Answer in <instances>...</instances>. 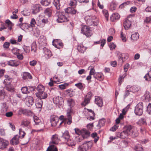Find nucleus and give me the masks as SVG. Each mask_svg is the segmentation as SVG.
Returning a JSON list of instances; mask_svg holds the SVG:
<instances>
[{
    "label": "nucleus",
    "mask_w": 151,
    "mask_h": 151,
    "mask_svg": "<svg viewBox=\"0 0 151 151\" xmlns=\"http://www.w3.org/2000/svg\"><path fill=\"white\" fill-rule=\"evenodd\" d=\"M69 84L68 83H65L63 84H61L59 86V88L61 89H64L66 88V87L68 86Z\"/></svg>",
    "instance_id": "8fccbe9b"
},
{
    "label": "nucleus",
    "mask_w": 151,
    "mask_h": 151,
    "mask_svg": "<svg viewBox=\"0 0 151 151\" xmlns=\"http://www.w3.org/2000/svg\"><path fill=\"white\" fill-rule=\"evenodd\" d=\"M151 21V16L149 17H147L144 20V22L146 23H148Z\"/></svg>",
    "instance_id": "052dcab7"
},
{
    "label": "nucleus",
    "mask_w": 151,
    "mask_h": 151,
    "mask_svg": "<svg viewBox=\"0 0 151 151\" xmlns=\"http://www.w3.org/2000/svg\"><path fill=\"white\" fill-rule=\"evenodd\" d=\"M134 149L136 151H144L141 145H140L136 146Z\"/></svg>",
    "instance_id": "de8ad7c7"
},
{
    "label": "nucleus",
    "mask_w": 151,
    "mask_h": 151,
    "mask_svg": "<svg viewBox=\"0 0 151 151\" xmlns=\"http://www.w3.org/2000/svg\"><path fill=\"white\" fill-rule=\"evenodd\" d=\"M128 134L125 130L124 131L119 133L120 137L123 139L127 138L128 135H129Z\"/></svg>",
    "instance_id": "b1692460"
},
{
    "label": "nucleus",
    "mask_w": 151,
    "mask_h": 151,
    "mask_svg": "<svg viewBox=\"0 0 151 151\" xmlns=\"http://www.w3.org/2000/svg\"><path fill=\"white\" fill-rule=\"evenodd\" d=\"M21 90L22 93L24 94H28L29 93L28 88L26 86L23 87Z\"/></svg>",
    "instance_id": "58836bf2"
},
{
    "label": "nucleus",
    "mask_w": 151,
    "mask_h": 151,
    "mask_svg": "<svg viewBox=\"0 0 151 151\" xmlns=\"http://www.w3.org/2000/svg\"><path fill=\"white\" fill-rule=\"evenodd\" d=\"M36 22L35 21V19L32 18L30 22V25L32 27H34L35 26V25L36 24Z\"/></svg>",
    "instance_id": "3c124183"
},
{
    "label": "nucleus",
    "mask_w": 151,
    "mask_h": 151,
    "mask_svg": "<svg viewBox=\"0 0 151 151\" xmlns=\"http://www.w3.org/2000/svg\"><path fill=\"white\" fill-rule=\"evenodd\" d=\"M53 4L57 9L59 10L60 9V0H54Z\"/></svg>",
    "instance_id": "2f4dec72"
},
{
    "label": "nucleus",
    "mask_w": 151,
    "mask_h": 151,
    "mask_svg": "<svg viewBox=\"0 0 151 151\" xmlns=\"http://www.w3.org/2000/svg\"><path fill=\"white\" fill-rule=\"evenodd\" d=\"M59 140L58 135L55 134L53 135L51 138V141L50 142V145L48 147L46 151H58L56 147L52 144H58Z\"/></svg>",
    "instance_id": "f257e3e1"
},
{
    "label": "nucleus",
    "mask_w": 151,
    "mask_h": 151,
    "mask_svg": "<svg viewBox=\"0 0 151 151\" xmlns=\"http://www.w3.org/2000/svg\"><path fill=\"white\" fill-rule=\"evenodd\" d=\"M13 114L12 111H9L6 113L5 115L7 117H11L13 115Z\"/></svg>",
    "instance_id": "4d7b16f0"
},
{
    "label": "nucleus",
    "mask_w": 151,
    "mask_h": 151,
    "mask_svg": "<svg viewBox=\"0 0 151 151\" xmlns=\"http://www.w3.org/2000/svg\"><path fill=\"white\" fill-rule=\"evenodd\" d=\"M139 35L137 32H135L132 35L131 39L133 41L137 40L139 38Z\"/></svg>",
    "instance_id": "c85d7f7f"
},
{
    "label": "nucleus",
    "mask_w": 151,
    "mask_h": 151,
    "mask_svg": "<svg viewBox=\"0 0 151 151\" xmlns=\"http://www.w3.org/2000/svg\"><path fill=\"white\" fill-rule=\"evenodd\" d=\"M134 128L135 127L131 125H127L125 127V128L126 129V130H125L129 133L128 134L129 135V133L131 132L133 128Z\"/></svg>",
    "instance_id": "a878e982"
},
{
    "label": "nucleus",
    "mask_w": 151,
    "mask_h": 151,
    "mask_svg": "<svg viewBox=\"0 0 151 151\" xmlns=\"http://www.w3.org/2000/svg\"><path fill=\"white\" fill-rule=\"evenodd\" d=\"M97 134L96 133H93L91 135V136L92 137L95 138L94 139V142L95 143L97 142L99 138V137H97Z\"/></svg>",
    "instance_id": "c03bdc74"
},
{
    "label": "nucleus",
    "mask_w": 151,
    "mask_h": 151,
    "mask_svg": "<svg viewBox=\"0 0 151 151\" xmlns=\"http://www.w3.org/2000/svg\"><path fill=\"white\" fill-rule=\"evenodd\" d=\"M90 132L86 129H83L82 130L81 134L83 136V137H87L89 136Z\"/></svg>",
    "instance_id": "c756f323"
},
{
    "label": "nucleus",
    "mask_w": 151,
    "mask_h": 151,
    "mask_svg": "<svg viewBox=\"0 0 151 151\" xmlns=\"http://www.w3.org/2000/svg\"><path fill=\"white\" fill-rule=\"evenodd\" d=\"M36 96L39 98V99H45L47 98V94L44 91L42 92H37L36 93Z\"/></svg>",
    "instance_id": "f8f14e48"
},
{
    "label": "nucleus",
    "mask_w": 151,
    "mask_h": 151,
    "mask_svg": "<svg viewBox=\"0 0 151 151\" xmlns=\"http://www.w3.org/2000/svg\"><path fill=\"white\" fill-rule=\"evenodd\" d=\"M121 38L123 42H125L126 41L127 39L125 35L122 32L121 33Z\"/></svg>",
    "instance_id": "603ef678"
},
{
    "label": "nucleus",
    "mask_w": 151,
    "mask_h": 151,
    "mask_svg": "<svg viewBox=\"0 0 151 151\" xmlns=\"http://www.w3.org/2000/svg\"><path fill=\"white\" fill-rule=\"evenodd\" d=\"M65 12L68 13H70L72 14H76L77 11L73 8L68 7L65 10Z\"/></svg>",
    "instance_id": "4be33fe9"
},
{
    "label": "nucleus",
    "mask_w": 151,
    "mask_h": 151,
    "mask_svg": "<svg viewBox=\"0 0 151 151\" xmlns=\"http://www.w3.org/2000/svg\"><path fill=\"white\" fill-rule=\"evenodd\" d=\"M38 92H43L44 91V88L43 86L41 85H38L37 87Z\"/></svg>",
    "instance_id": "a18cd8bd"
},
{
    "label": "nucleus",
    "mask_w": 151,
    "mask_h": 151,
    "mask_svg": "<svg viewBox=\"0 0 151 151\" xmlns=\"http://www.w3.org/2000/svg\"><path fill=\"white\" fill-rule=\"evenodd\" d=\"M52 10L50 8H47L44 11V13L48 17H50L51 15Z\"/></svg>",
    "instance_id": "473e14b6"
},
{
    "label": "nucleus",
    "mask_w": 151,
    "mask_h": 151,
    "mask_svg": "<svg viewBox=\"0 0 151 151\" xmlns=\"http://www.w3.org/2000/svg\"><path fill=\"white\" fill-rule=\"evenodd\" d=\"M5 23L7 24L9 27H12L13 25V24L9 19L6 20Z\"/></svg>",
    "instance_id": "bf43d9fd"
},
{
    "label": "nucleus",
    "mask_w": 151,
    "mask_h": 151,
    "mask_svg": "<svg viewBox=\"0 0 151 151\" xmlns=\"http://www.w3.org/2000/svg\"><path fill=\"white\" fill-rule=\"evenodd\" d=\"M102 12L105 16L107 21L108 20L109 14L107 10L104 9L102 10Z\"/></svg>",
    "instance_id": "37998d69"
},
{
    "label": "nucleus",
    "mask_w": 151,
    "mask_h": 151,
    "mask_svg": "<svg viewBox=\"0 0 151 151\" xmlns=\"http://www.w3.org/2000/svg\"><path fill=\"white\" fill-rule=\"evenodd\" d=\"M67 103L70 108L73 107L75 105V102L73 99H68L67 100Z\"/></svg>",
    "instance_id": "cd10ccee"
},
{
    "label": "nucleus",
    "mask_w": 151,
    "mask_h": 151,
    "mask_svg": "<svg viewBox=\"0 0 151 151\" xmlns=\"http://www.w3.org/2000/svg\"><path fill=\"white\" fill-rule=\"evenodd\" d=\"M127 88L129 89L130 91H132L133 93L139 91L140 89L139 87L137 86H134L131 87L129 85L127 86Z\"/></svg>",
    "instance_id": "2eb2a0df"
},
{
    "label": "nucleus",
    "mask_w": 151,
    "mask_h": 151,
    "mask_svg": "<svg viewBox=\"0 0 151 151\" xmlns=\"http://www.w3.org/2000/svg\"><path fill=\"white\" fill-rule=\"evenodd\" d=\"M105 124V120H104L102 119L100 120L99 122L98 125H97V126L98 127L99 126L100 127H101V126H103Z\"/></svg>",
    "instance_id": "6e6d98bb"
},
{
    "label": "nucleus",
    "mask_w": 151,
    "mask_h": 151,
    "mask_svg": "<svg viewBox=\"0 0 151 151\" xmlns=\"http://www.w3.org/2000/svg\"><path fill=\"white\" fill-rule=\"evenodd\" d=\"M70 136L68 132L67 131H65L63 134L62 138L65 142H66L69 139Z\"/></svg>",
    "instance_id": "412c9836"
},
{
    "label": "nucleus",
    "mask_w": 151,
    "mask_h": 151,
    "mask_svg": "<svg viewBox=\"0 0 151 151\" xmlns=\"http://www.w3.org/2000/svg\"><path fill=\"white\" fill-rule=\"evenodd\" d=\"M33 119L34 122L36 124H39V125H40L42 128L44 127V125L43 124L40 122V120L39 119V118L37 116H34L33 117ZM43 130V129H40L37 130V131H40Z\"/></svg>",
    "instance_id": "4468645a"
},
{
    "label": "nucleus",
    "mask_w": 151,
    "mask_h": 151,
    "mask_svg": "<svg viewBox=\"0 0 151 151\" xmlns=\"http://www.w3.org/2000/svg\"><path fill=\"white\" fill-rule=\"evenodd\" d=\"M93 126V123H89L87 125V128L89 130L92 129Z\"/></svg>",
    "instance_id": "0e129e2a"
},
{
    "label": "nucleus",
    "mask_w": 151,
    "mask_h": 151,
    "mask_svg": "<svg viewBox=\"0 0 151 151\" xmlns=\"http://www.w3.org/2000/svg\"><path fill=\"white\" fill-rule=\"evenodd\" d=\"M9 144V142L4 139L0 138V149H3L6 148Z\"/></svg>",
    "instance_id": "1a4fd4ad"
},
{
    "label": "nucleus",
    "mask_w": 151,
    "mask_h": 151,
    "mask_svg": "<svg viewBox=\"0 0 151 151\" xmlns=\"http://www.w3.org/2000/svg\"><path fill=\"white\" fill-rule=\"evenodd\" d=\"M34 9L32 11V13L33 14H36L38 12L40 9L41 8L39 4H36L33 6Z\"/></svg>",
    "instance_id": "6ab92c4d"
},
{
    "label": "nucleus",
    "mask_w": 151,
    "mask_h": 151,
    "mask_svg": "<svg viewBox=\"0 0 151 151\" xmlns=\"http://www.w3.org/2000/svg\"><path fill=\"white\" fill-rule=\"evenodd\" d=\"M146 80H151V70L149 71L148 73H147L144 77Z\"/></svg>",
    "instance_id": "e433bc0d"
},
{
    "label": "nucleus",
    "mask_w": 151,
    "mask_h": 151,
    "mask_svg": "<svg viewBox=\"0 0 151 151\" xmlns=\"http://www.w3.org/2000/svg\"><path fill=\"white\" fill-rule=\"evenodd\" d=\"M125 54H120L119 56V61L120 63H122L125 60V57L124 56Z\"/></svg>",
    "instance_id": "c9c22d12"
},
{
    "label": "nucleus",
    "mask_w": 151,
    "mask_h": 151,
    "mask_svg": "<svg viewBox=\"0 0 151 151\" xmlns=\"http://www.w3.org/2000/svg\"><path fill=\"white\" fill-rule=\"evenodd\" d=\"M22 77L24 79H30L32 78V76L29 73L26 72L23 73Z\"/></svg>",
    "instance_id": "7c9ffc66"
},
{
    "label": "nucleus",
    "mask_w": 151,
    "mask_h": 151,
    "mask_svg": "<svg viewBox=\"0 0 151 151\" xmlns=\"http://www.w3.org/2000/svg\"><path fill=\"white\" fill-rule=\"evenodd\" d=\"M75 133L78 135V136H80V135L81 134L82 130L81 131L78 128H75Z\"/></svg>",
    "instance_id": "e2e57ef3"
},
{
    "label": "nucleus",
    "mask_w": 151,
    "mask_h": 151,
    "mask_svg": "<svg viewBox=\"0 0 151 151\" xmlns=\"http://www.w3.org/2000/svg\"><path fill=\"white\" fill-rule=\"evenodd\" d=\"M77 49L79 52L83 53L86 51V48L84 47L83 45L80 44L78 45Z\"/></svg>",
    "instance_id": "aec40b11"
},
{
    "label": "nucleus",
    "mask_w": 151,
    "mask_h": 151,
    "mask_svg": "<svg viewBox=\"0 0 151 151\" xmlns=\"http://www.w3.org/2000/svg\"><path fill=\"white\" fill-rule=\"evenodd\" d=\"M92 145V143L90 142L84 143L78 147V151H87L91 147Z\"/></svg>",
    "instance_id": "20e7f679"
},
{
    "label": "nucleus",
    "mask_w": 151,
    "mask_h": 151,
    "mask_svg": "<svg viewBox=\"0 0 151 151\" xmlns=\"http://www.w3.org/2000/svg\"><path fill=\"white\" fill-rule=\"evenodd\" d=\"M120 17L118 13L113 14L110 17L111 20L113 22L115 20L118 19Z\"/></svg>",
    "instance_id": "bb28decb"
},
{
    "label": "nucleus",
    "mask_w": 151,
    "mask_h": 151,
    "mask_svg": "<svg viewBox=\"0 0 151 151\" xmlns=\"http://www.w3.org/2000/svg\"><path fill=\"white\" fill-rule=\"evenodd\" d=\"M147 111L148 113L151 114V104H149L147 107Z\"/></svg>",
    "instance_id": "338daca9"
},
{
    "label": "nucleus",
    "mask_w": 151,
    "mask_h": 151,
    "mask_svg": "<svg viewBox=\"0 0 151 151\" xmlns=\"http://www.w3.org/2000/svg\"><path fill=\"white\" fill-rule=\"evenodd\" d=\"M81 32L87 37L91 36L92 35L91 31L87 26H84L81 28Z\"/></svg>",
    "instance_id": "423d86ee"
},
{
    "label": "nucleus",
    "mask_w": 151,
    "mask_h": 151,
    "mask_svg": "<svg viewBox=\"0 0 151 151\" xmlns=\"http://www.w3.org/2000/svg\"><path fill=\"white\" fill-rule=\"evenodd\" d=\"M62 116H61L60 117L59 119L55 115H53L51 116L50 118V122L51 123V124L52 126L55 127L57 124L58 123H59L60 125H63L64 123H63L61 124H60V123L63 120H62ZM65 124H64V125Z\"/></svg>",
    "instance_id": "7ed1b4c3"
},
{
    "label": "nucleus",
    "mask_w": 151,
    "mask_h": 151,
    "mask_svg": "<svg viewBox=\"0 0 151 151\" xmlns=\"http://www.w3.org/2000/svg\"><path fill=\"white\" fill-rule=\"evenodd\" d=\"M31 113V111L29 110L26 109H20L19 110V114H23L25 115H29Z\"/></svg>",
    "instance_id": "5701e85b"
},
{
    "label": "nucleus",
    "mask_w": 151,
    "mask_h": 151,
    "mask_svg": "<svg viewBox=\"0 0 151 151\" xmlns=\"http://www.w3.org/2000/svg\"><path fill=\"white\" fill-rule=\"evenodd\" d=\"M130 3V2L129 1H127L126 2H125L120 5L119 8L122 9L123 8L124 6H126L127 5L129 4Z\"/></svg>",
    "instance_id": "5fc2aeb1"
},
{
    "label": "nucleus",
    "mask_w": 151,
    "mask_h": 151,
    "mask_svg": "<svg viewBox=\"0 0 151 151\" xmlns=\"http://www.w3.org/2000/svg\"><path fill=\"white\" fill-rule=\"evenodd\" d=\"M72 113L73 110L71 108L68 109L67 113V118L64 119L63 121L60 122V124L63 123H64V124H66L69 125L72 122L71 114Z\"/></svg>",
    "instance_id": "f03ea898"
},
{
    "label": "nucleus",
    "mask_w": 151,
    "mask_h": 151,
    "mask_svg": "<svg viewBox=\"0 0 151 151\" xmlns=\"http://www.w3.org/2000/svg\"><path fill=\"white\" fill-rule=\"evenodd\" d=\"M89 18L87 19V20L88 22L91 21L94 23L97 20V19L96 17L93 16L92 17H89Z\"/></svg>",
    "instance_id": "ea45409f"
},
{
    "label": "nucleus",
    "mask_w": 151,
    "mask_h": 151,
    "mask_svg": "<svg viewBox=\"0 0 151 151\" xmlns=\"http://www.w3.org/2000/svg\"><path fill=\"white\" fill-rule=\"evenodd\" d=\"M56 15L58 18L57 19L58 22L61 23L64 22H66L67 21V19L66 17L62 13L58 12H57Z\"/></svg>",
    "instance_id": "0eeeda50"
},
{
    "label": "nucleus",
    "mask_w": 151,
    "mask_h": 151,
    "mask_svg": "<svg viewBox=\"0 0 151 151\" xmlns=\"http://www.w3.org/2000/svg\"><path fill=\"white\" fill-rule=\"evenodd\" d=\"M20 63L19 61H16L15 60H10L8 62L7 64L9 65L12 66L17 67L19 65Z\"/></svg>",
    "instance_id": "f3484780"
},
{
    "label": "nucleus",
    "mask_w": 151,
    "mask_h": 151,
    "mask_svg": "<svg viewBox=\"0 0 151 151\" xmlns=\"http://www.w3.org/2000/svg\"><path fill=\"white\" fill-rule=\"evenodd\" d=\"M91 97V92H89L88 93V95L86 96V98L85 99L83 102L82 103L81 105L84 106H85L89 103Z\"/></svg>",
    "instance_id": "9d476101"
},
{
    "label": "nucleus",
    "mask_w": 151,
    "mask_h": 151,
    "mask_svg": "<svg viewBox=\"0 0 151 151\" xmlns=\"http://www.w3.org/2000/svg\"><path fill=\"white\" fill-rule=\"evenodd\" d=\"M41 3L42 5L45 6H48L50 4L49 2L45 0H42L41 2Z\"/></svg>",
    "instance_id": "864d4df0"
},
{
    "label": "nucleus",
    "mask_w": 151,
    "mask_h": 151,
    "mask_svg": "<svg viewBox=\"0 0 151 151\" xmlns=\"http://www.w3.org/2000/svg\"><path fill=\"white\" fill-rule=\"evenodd\" d=\"M6 90L10 92H14V88L10 86H8L6 87Z\"/></svg>",
    "instance_id": "69168bd1"
},
{
    "label": "nucleus",
    "mask_w": 151,
    "mask_h": 151,
    "mask_svg": "<svg viewBox=\"0 0 151 151\" xmlns=\"http://www.w3.org/2000/svg\"><path fill=\"white\" fill-rule=\"evenodd\" d=\"M19 135L20 137L22 138L25 135V133L22 131V129H19Z\"/></svg>",
    "instance_id": "09e8293b"
},
{
    "label": "nucleus",
    "mask_w": 151,
    "mask_h": 151,
    "mask_svg": "<svg viewBox=\"0 0 151 151\" xmlns=\"http://www.w3.org/2000/svg\"><path fill=\"white\" fill-rule=\"evenodd\" d=\"M143 103L142 102L138 103L136 106L134 112L136 115L140 116L143 113Z\"/></svg>",
    "instance_id": "39448f33"
},
{
    "label": "nucleus",
    "mask_w": 151,
    "mask_h": 151,
    "mask_svg": "<svg viewBox=\"0 0 151 151\" xmlns=\"http://www.w3.org/2000/svg\"><path fill=\"white\" fill-rule=\"evenodd\" d=\"M67 142H68V144L69 146H75L76 144V143L75 142L74 140L72 141L69 139Z\"/></svg>",
    "instance_id": "49530a36"
},
{
    "label": "nucleus",
    "mask_w": 151,
    "mask_h": 151,
    "mask_svg": "<svg viewBox=\"0 0 151 151\" xmlns=\"http://www.w3.org/2000/svg\"><path fill=\"white\" fill-rule=\"evenodd\" d=\"M131 25V23L130 21L127 19H126L124 22V27L126 29L129 28Z\"/></svg>",
    "instance_id": "a211bd4d"
},
{
    "label": "nucleus",
    "mask_w": 151,
    "mask_h": 151,
    "mask_svg": "<svg viewBox=\"0 0 151 151\" xmlns=\"http://www.w3.org/2000/svg\"><path fill=\"white\" fill-rule=\"evenodd\" d=\"M53 103L58 107L62 106L63 104L64 100L63 98L60 97L58 96L54 98L53 99Z\"/></svg>",
    "instance_id": "6e6552de"
},
{
    "label": "nucleus",
    "mask_w": 151,
    "mask_h": 151,
    "mask_svg": "<svg viewBox=\"0 0 151 151\" xmlns=\"http://www.w3.org/2000/svg\"><path fill=\"white\" fill-rule=\"evenodd\" d=\"M138 135V133L137 128L135 127L133 128V130L131 132L129 133V135H131L132 137H137Z\"/></svg>",
    "instance_id": "393cba45"
},
{
    "label": "nucleus",
    "mask_w": 151,
    "mask_h": 151,
    "mask_svg": "<svg viewBox=\"0 0 151 151\" xmlns=\"http://www.w3.org/2000/svg\"><path fill=\"white\" fill-rule=\"evenodd\" d=\"M36 106L38 108H40L42 107V101L41 99H38L36 102Z\"/></svg>",
    "instance_id": "72a5a7b5"
},
{
    "label": "nucleus",
    "mask_w": 151,
    "mask_h": 151,
    "mask_svg": "<svg viewBox=\"0 0 151 151\" xmlns=\"http://www.w3.org/2000/svg\"><path fill=\"white\" fill-rule=\"evenodd\" d=\"M116 7V4L114 3H111L110 6V9L113 11L114 10Z\"/></svg>",
    "instance_id": "13d9d810"
},
{
    "label": "nucleus",
    "mask_w": 151,
    "mask_h": 151,
    "mask_svg": "<svg viewBox=\"0 0 151 151\" xmlns=\"http://www.w3.org/2000/svg\"><path fill=\"white\" fill-rule=\"evenodd\" d=\"M95 103L99 106L101 107L103 105L102 99L98 96H95Z\"/></svg>",
    "instance_id": "ddd939ff"
},
{
    "label": "nucleus",
    "mask_w": 151,
    "mask_h": 151,
    "mask_svg": "<svg viewBox=\"0 0 151 151\" xmlns=\"http://www.w3.org/2000/svg\"><path fill=\"white\" fill-rule=\"evenodd\" d=\"M30 123L29 120L27 119L23 120L21 124V126H24V127H27L29 125Z\"/></svg>",
    "instance_id": "f704fd0d"
},
{
    "label": "nucleus",
    "mask_w": 151,
    "mask_h": 151,
    "mask_svg": "<svg viewBox=\"0 0 151 151\" xmlns=\"http://www.w3.org/2000/svg\"><path fill=\"white\" fill-rule=\"evenodd\" d=\"M116 47V45L113 42L110 43L109 45V47L111 50H112L115 49Z\"/></svg>",
    "instance_id": "774afa93"
},
{
    "label": "nucleus",
    "mask_w": 151,
    "mask_h": 151,
    "mask_svg": "<svg viewBox=\"0 0 151 151\" xmlns=\"http://www.w3.org/2000/svg\"><path fill=\"white\" fill-rule=\"evenodd\" d=\"M94 77L100 81L103 80L104 79L103 75L101 73H98L96 75V76H95Z\"/></svg>",
    "instance_id": "4c0bfd02"
},
{
    "label": "nucleus",
    "mask_w": 151,
    "mask_h": 151,
    "mask_svg": "<svg viewBox=\"0 0 151 151\" xmlns=\"http://www.w3.org/2000/svg\"><path fill=\"white\" fill-rule=\"evenodd\" d=\"M77 1L76 0H70L69 3V5L71 6H75L77 5Z\"/></svg>",
    "instance_id": "79ce46f5"
},
{
    "label": "nucleus",
    "mask_w": 151,
    "mask_h": 151,
    "mask_svg": "<svg viewBox=\"0 0 151 151\" xmlns=\"http://www.w3.org/2000/svg\"><path fill=\"white\" fill-rule=\"evenodd\" d=\"M75 86L77 87L79 89H82L83 88L82 83H76L75 84Z\"/></svg>",
    "instance_id": "680f3d73"
},
{
    "label": "nucleus",
    "mask_w": 151,
    "mask_h": 151,
    "mask_svg": "<svg viewBox=\"0 0 151 151\" xmlns=\"http://www.w3.org/2000/svg\"><path fill=\"white\" fill-rule=\"evenodd\" d=\"M82 139V137L81 136H78L75 137L74 141L76 143H78L80 142Z\"/></svg>",
    "instance_id": "a19ab883"
},
{
    "label": "nucleus",
    "mask_w": 151,
    "mask_h": 151,
    "mask_svg": "<svg viewBox=\"0 0 151 151\" xmlns=\"http://www.w3.org/2000/svg\"><path fill=\"white\" fill-rule=\"evenodd\" d=\"M25 100L26 104L29 106H32L34 103L33 98L31 96H27Z\"/></svg>",
    "instance_id": "9b49d317"
},
{
    "label": "nucleus",
    "mask_w": 151,
    "mask_h": 151,
    "mask_svg": "<svg viewBox=\"0 0 151 151\" xmlns=\"http://www.w3.org/2000/svg\"><path fill=\"white\" fill-rule=\"evenodd\" d=\"M19 136L18 135L15 136L10 141L11 144L13 145H16L19 143Z\"/></svg>",
    "instance_id": "dca6fc26"
}]
</instances>
